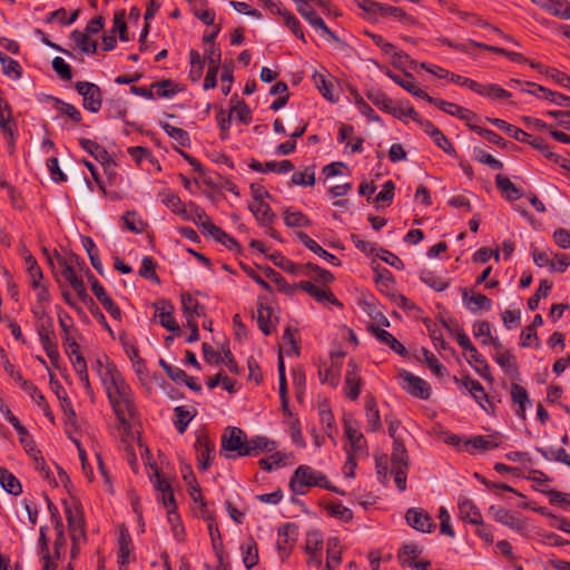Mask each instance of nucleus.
<instances>
[{"label": "nucleus", "mask_w": 570, "mask_h": 570, "mask_svg": "<svg viewBox=\"0 0 570 570\" xmlns=\"http://www.w3.org/2000/svg\"><path fill=\"white\" fill-rule=\"evenodd\" d=\"M494 361L502 367V370L510 375L518 374V364L514 355L508 351L498 352L494 355Z\"/></svg>", "instance_id": "8fccbe9b"}, {"label": "nucleus", "mask_w": 570, "mask_h": 570, "mask_svg": "<svg viewBox=\"0 0 570 570\" xmlns=\"http://www.w3.org/2000/svg\"><path fill=\"white\" fill-rule=\"evenodd\" d=\"M368 332H371L382 344L389 346L392 351L397 353L399 355H405L406 348L401 344L390 332L386 330L380 328L374 325L368 326Z\"/></svg>", "instance_id": "cd10ccee"}, {"label": "nucleus", "mask_w": 570, "mask_h": 570, "mask_svg": "<svg viewBox=\"0 0 570 570\" xmlns=\"http://www.w3.org/2000/svg\"><path fill=\"white\" fill-rule=\"evenodd\" d=\"M56 109L59 111L61 116H66L71 119L75 124H80L82 120V116L80 111L73 105L69 102H65L58 98L55 99Z\"/></svg>", "instance_id": "338daca9"}, {"label": "nucleus", "mask_w": 570, "mask_h": 570, "mask_svg": "<svg viewBox=\"0 0 570 570\" xmlns=\"http://www.w3.org/2000/svg\"><path fill=\"white\" fill-rule=\"evenodd\" d=\"M174 412H175V417H176L174 421L175 426H176L177 431L180 434H183L186 431L189 422L194 419L195 412H191L181 405L176 406L174 409Z\"/></svg>", "instance_id": "13d9d810"}, {"label": "nucleus", "mask_w": 570, "mask_h": 570, "mask_svg": "<svg viewBox=\"0 0 570 570\" xmlns=\"http://www.w3.org/2000/svg\"><path fill=\"white\" fill-rule=\"evenodd\" d=\"M511 399L512 402L518 405L515 414L521 419H525V404L530 403L527 390L523 386L513 383L511 385Z\"/></svg>", "instance_id": "e433bc0d"}, {"label": "nucleus", "mask_w": 570, "mask_h": 570, "mask_svg": "<svg viewBox=\"0 0 570 570\" xmlns=\"http://www.w3.org/2000/svg\"><path fill=\"white\" fill-rule=\"evenodd\" d=\"M391 474L400 491H405L410 459L405 445L400 439H394L391 455Z\"/></svg>", "instance_id": "7ed1b4c3"}, {"label": "nucleus", "mask_w": 570, "mask_h": 570, "mask_svg": "<svg viewBox=\"0 0 570 570\" xmlns=\"http://www.w3.org/2000/svg\"><path fill=\"white\" fill-rule=\"evenodd\" d=\"M92 368L97 372L105 391L110 390V387L124 380L114 362H111L107 355L98 357L94 362Z\"/></svg>", "instance_id": "0eeeda50"}, {"label": "nucleus", "mask_w": 570, "mask_h": 570, "mask_svg": "<svg viewBox=\"0 0 570 570\" xmlns=\"http://www.w3.org/2000/svg\"><path fill=\"white\" fill-rule=\"evenodd\" d=\"M276 442L266 436L256 435L247 440L245 456H256L261 453H272L276 449Z\"/></svg>", "instance_id": "4be33fe9"}, {"label": "nucleus", "mask_w": 570, "mask_h": 570, "mask_svg": "<svg viewBox=\"0 0 570 570\" xmlns=\"http://www.w3.org/2000/svg\"><path fill=\"white\" fill-rule=\"evenodd\" d=\"M385 73L390 79H392L395 83L401 86L411 95L421 99H425V97H428V94L417 87L415 78L412 73L405 72L403 77L393 73L391 70H387Z\"/></svg>", "instance_id": "b1692460"}, {"label": "nucleus", "mask_w": 570, "mask_h": 570, "mask_svg": "<svg viewBox=\"0 0 570 570\" xmlns=\"http://www.w3.org/2000/svg\"><path fill=\"white\" fill-rule=\"evenodd\" d=\"M424 100L436 106L440 110L446 112L448 115H451L454 117L461 116L460 114H465V111H463V107H461L454 102H449L443 99L434 98L430 95H428V97H425Z\"/></svg>", "instance_id": "680f3d73"}, {"label": "nucleus", "mask_w": 570, "mask_h": 570, "mask_svg": "<svg viewBox=\"0 0 570 570\" xmlns=\"http://www.w3.org/2000/svg\"><path fill=\"white\" fill-rule=\"evenodd\" d=\"M195 449L197 451L198 469L206 471L210 465V456L215 445L207 435L200 434L197 435Z\"/></svg>", "instance_id": "6ab92c4d"}, {"label": "nucleus", "mask_w": 570, "mask_h": 570, "mask_svg": "<svg viewBox=\"0 0 570 570\" xmlns=\"http://www.w3.org/2000/svg\"><path fill=\"white\" fill-rule=\"evenodd\" d=\"M361 383L360 367L354 360H350L344 380L345 395L353 401L357 400L361 393Z\"/></svg>", "instance_id": "2eb2a0df"}, {"label": "nucleus", "mask_w": 570, "mask_h": 570, "mask_svg": "<svg viewBox=\"0 0 570 570\" xmlns=\"http://www.w3.org/2000/svg\"><path fill=\"white\" fill-rule=\"evenodd\" d=\"M269 259L273 262L274 265L282 268L283 271L291 273V274H303L304 266L303 265H296L288 258H286L281 253H274L269 255Z\"/></svg>", "instance_id": "603ef678"}, {"label": "nucleus", "mask_w": 570, "mask_h": 570, "mask_svg": "<svg viewBox=\"0 0 570 570\" xmlns=\"http://www.w3.org/2000/svg\"><path fill=\"white\" fill-rule=\"evenodd\" d=\"M0 484L10 494L19 495L22 492L19 480L4 468H0Z\"/></svg>", "instance_id": "a18cd8bd"}, {"label": "nucleus", "mask_w": 570, "mask_h": 570, "mask_svg": "<svg viewBox=\"0 0 570 570\" xmlns=\"http://www.w3.org/2000/svg\"><path fill=\"white\" fill-rule=\"evenodd\" d=\"M405 519L410 527L423 533H431L436 527L431 515L421 508H410Z\"/></svg>", "instance_id": "ddd939ff"}, {"label": "nucleus", "mask_w": 570, "mask_h": 570, "mask_svg": "<svg viewBox=\"0 0 570 570\" xmlns=\"http://www.w3.org/2000/svg\"><path fill=\"white\" fill-rule=\"evenodd\" d=\"M532 68L539 69L541 73L554 80L557 83L570 89V76L556 69V68H542L540 63H531Z\"/></svg>", "instance_id": "4d7b16f0"}, {"label": "nucleus", "mask_w": 570, "mask_h": 570, "mask_svg": "<svg viewBox=\"0 0 570 570\" xmlns=\"http://www.w3.org/2000/svg\"><path fill=\"white\" fill-rule=\"evenodd\" d=\"M160 304L161 307L157 306V317L159 318L160 325L170 332H178L179 326L171 313L173 306L165 301Z\"/></svg>", "instance_id": "37998d69"}, {"label": "nucleus", "mask_w": 570, "mask_h": 570, "mask_svg": "<svg viewBox=\"0 0 570 570\" xmlns=\"http://www.w3.org/2000/svg\"><path fill=\"white\" fill-rule=\"evenodd\" d=\"M344 430L351 443L350 450L356 451L361 449V441L363 439V434L357 430L355 421L352 417L344 420Z\"/></svg>", "instance_id": "3c124183"}, {"label": "nucleus", "mask_w": 570, "mask_h": 570, "mask_svg": "<svg viewBox=\"0 0 570 570\" xmlns=\"http://www.w3.org/2000/svg\"><path fill=\"white\" fill-rule=\"evenodd\" d=\"M303 274L313 275L316 281L323 284H328L334 279V276L331 272L312 263L304 265Z\"/></svg>", "instance_id": "774afa93"}, {"label": "nucleus", "mask_w": 570, "mask_h": 570, "mask_svg": "<svg viewBox=\"0 0 570 570\" xmlns=\"http://www.w3.org/2000/svg\"><path fill=\"white\" fill-rule=\"evenodd\" d=\"M248 208L261 226L272 225L276 217L266 202L249 204Z\"/></svg>", "instance_id": "473e14b6"}, {"label": "nucleus", "mask_w": 570, "mask_h": 570, "mask_svg": "<svg viewBox=\"0 0 570 570\" xmlns=\"http://www.w3.org/2000/svg\"><path fill=\"white\" fill-rule=\"evenodd\" d=\"M134 544L127 529H121L118 537V563L128 564L132 559Z\"/></svg>", "instance_id": "a878e982"}, {"label": "nucleus", "mask_w": 570, "mask_h": 570, "mask_svg": "<svg viewBox=\"0 0 570 570\" xmlns=\"http://www.w3.org/2000/svg\"><path fill=\"white\" fill-rule=\"evenodd\" d=\"M442 324L445 328L449 330V332L451 334H454L455 336V340L458 342V344L465 351L469 353V355L472 353L473 350H476V347L471 343L469 336L466 335V333L464 332V330L460 326L455 327V328H451L449 326V324L445 322V321H442Z\"/></svg>", "instance_id": "0e129e2a"}, {"label": "nucleus", "mask_w": 570, "mask_h": 570, "mask_svg": "<svg viewBox=\"0 0 570 570\" xmlns=\"http://www.w3.org/2000/svg\"><path fill=\"white\" fill-rule=\"evenodd\" d=\"M161 202L176 215H179L181 218L187 217L188 205H185L180 197L173 191H165L161 194Z\"/></svg>", "instance_id": "a19ab883"}, {"label": "nucleus", "mask_w": 570, "mask_h": 570, "mask_svg": "<svg viewBox=\"0 0 570 570\" xmlns=\"http://www.w3.org/2000/svg\"><path fill=\"white\" fill-rule=\"evenodd\" d=\"M0 62L2 65V71L6 76L12 77L14 79L21 78L22 68L17 60L6 56L0 51Z\"/></svg>", "instance_id": "e2e57ef3"}, {"label": "nucleus", "mask_w": 570, "mask_h": 570, "mask_svg": "<svg viewBox=\"0 0 570 570\" xmlns=\"http://www.w3.org/2000/svg\"><path fill=\"white\" fill-rule=\"evenodd\" d=\"M535 451L539 452L548 461L560 462L570 468V455L567 453V451L563 448H560V449L535 448Z\"/></svg>", "instance_id": "6e6d98bb"}, {"label": "nucleus", "mask_w": 570, "mask_h": 570, "mask_svg": "<svg viewBox=\"0 0 570 570\" xmlns=\"http://www.w3.org/2000/svg\"><path fill=\"white\" fill-rule=\"evenodd\" d=\"M420 279L429 287L438 292L444 291L450 285V282L448 279L442 278L441 276L436 275L434 272L429 269H423L420 273Z\"/></svg>", "instance_id": "49530a36"}, {"label": "nucleus", "mask_w": 570, "mask_h": 570, "mask_svg": "<svg viewBox=\"0 0 570 570\" xmlns=\"http://www.w3.org/2000/svg\"><path fill=\"white\" fill-rule=\"evenodd\" d=\"M58 266L60 268L61 276L70 284L77 295L85 301L88 298L87 289L82 277L78 275L76 271V266L72 262H68L67 258L58 256L57 258Z\"/></svg>", "instance_id": "9d476101"}, {"label": "nucleus", "mask_w": 570, "mask_h": 570, "mask_svg": "<svg viewBox=\"0 0 570 570\" xmlns=\"http://www.w3.org/2000/svg\"><path fill=\"white\" fill-rule=\"evenodd\" d=\"M243 562L247 569H252L258 563V548L253 537H248L240 546Z\"/></svg>", "instance_id": "c9c22d12"}, {"label": "nucleus", "mask_w": 570, "mask_h": 570, "mask_svg": "<svg viewBox=\"0 0 570 570\" xmlns=\"http://www.w3.org/2000/svg\"><path fill=\"white\" fill-rule=\"evenodd\" d=\"M246 433L236 426H227L222 435V450L234 454H227L226 458L245 456L243 452L247 445Z\"/></svg>", "instance_id": "39448f33"}, {"label": "nucleus", "mask_w": 570, "mask_h": 570, "mask_svg": "<svg viewBox=\"0 0 570 570\" xmlns=\"http://www.w3.org/2000/svg\"><path fill=\"white\" fill-rule=\"evenodd\" d=\"M187 217L188 218H183V219L191 220L194 224H196L202 229V232L204 234H205V227H206L207 223H213L210 220V218L208 217V215L205 213V210L202 207L197 206L193 202H190L188 204Z\"/></svg>", "instance_id": "c03bdc74"}, {"label": "nucleus", "mask_w": 570, "mask_h": 570, "mask_svg": "<svg viewBox=\"0 0 570 570\" xmlns=\"http://www.w3.org/2000/svg\"><path fill=\"white\" fill-rule=\"evenodd\" d=\"M495 184L498 189L509 202L517 200L522 197V191L519 189L510 178L499 174L495 177Z\"/></svg>", "instance_id": "f704fd0d"}, {"label": "nucleus", "mask_w": 570, "mask_h": 570, "mask_svg": "<svg viewBox=\"0 0 570 570\" xmlns=\"http://www.w3.org/2000/svg\"><path fill=\"white\" fill-rule=\"evenodd\" d=\"M468 363L474 367V371L487 380L489 383H493V376L490 373V366L487 363L485 358L478 352V350H473L469 355Z\"/></svg>", "instance_id": "58836bf2"}, {"label": "nucleus", "mask_w": 570, "mask_h": 570, "mask_svg": "<svg viewBox=\"0 0 570 570\" xmlns=\"http://www.w3.org/2000/svg\"><path fill=\"white\" fill-rule=\"evenodd\" d=\"M327 560L326 568L327 570H332L333 567H336L341 562V549L338 544L337 538H330L327 540Z\"/></svg>", "instance_id": "69168bd1"}, {"label": "nucleus", "mask_w": 570, "mask_h": 570, "mask_svg": "<svg viewBox=\"0 0 570 570\" xmlns=\"http://www.w3.org/2000/svg\"><path fill=\"white\" fill-rule=\"evenodd\" d=\"M16 382L23 389L42 410H48V403L43 394L31 382L24 380L21 373H17Z\"/></svg>", "instance_id": "79ce46f5"}, {"label": "nucleus", "mask_w": 570, "mask_h": 570, "mask_svg": "<svg viewBox=\"0 0 570 570\" xmlns=\"http://www.w3.org/2000/svg\"><path fill=\"white\" fill-rule=\"evenodd\" d=\"M160 126L164 131L180 146L188 147L190 145L189 135L183 128L175 127L168 122H161Z\"/></svg>", "instance_id": "864d4df0"}, {"label": "nucleus", "mask_w": 570, "mask_h": 570, "mask_svg": "<svg viewBox=\"0 0 570 570\" xmlns=\"http://www.w3.org/2000/svg\"><path fill=\"white\" fill-rule=\"evenodd\" d=\"M272 314L273 309L269 306H264L262 303L258 304L257 308V324L259 330L265 334L272 333Z\"/></svg>", "instance_id": "bf43d9fd"}, {"label": "nucleus", "mask_w": 570, "mask_h": 570, "mask_svg": "<svg viewBox=\"0 0 570 570\" xmlns=\"http://www.w3.org/2000/svg\"><path fill=\"white\" fill-rule=\"evenodd\" d=\"M297 238L301 243L304 244L305 247H307L311 252L326 261L327 263L338 266L341 264L340 259L333 255L332 253L324 249L321 245H318L314 239H312L306 233L298 232L296 234Z\"/></svg>", "instance_id": "5701e85b"}, {"label": "nucleus", "mask_w": 570, "mask_h": 570, "mask_svg": "<svg viewBox=\"0 0 570 570\" xmlns=\"http://www.w3.org/2000/svg\"><path fill=\"white\" fill-rule=\"evenodd\" d=\"M87 276L91 283V291L99 303L104 306V308L110 314V316L115 320L121 318V311L111 299V297L107 294L104 286L95 278L92 273L87 269Z\"/></svg>", "instance_id": "f8f14e48"}, {"label": "nucleus", "mask_w": 570, "mask_h": 570, "mask_svg": "<svg viewBox=\"0 0 570 570\" xmlns=\"http://www.w3.org/2000/svg\"><path fill=\"white\" fill-rule=\"evenodd\" d=\"M79 145L96 160L101 163V165L105 166L106 169L115 165L106 148L96 142L95 140L88 138H79Z\"/></svg>", "instance_id": "aec40b11"}, {"label": "nucleus", "mask_w": 570, "mask_h": 570, "mask_svg": "<svg viewBox=\"0 0 570 570\" xmlns=\"http://www.w3.org/2000/svg\"><path fill=\"white\" fill-rule=\"evenodd\" d=\"M365 416H366V423H367V431L370 432H377L382 430V421L380 411L377 409L376 400L372 395L365 396Z\"/></svg>", "instance_id": "393cba45"}, {"label": "nucleus", "mask_w": 570, "mask_h": 570, "mask_svg": "<svg viewBox=\"0 0 570 570\" xmlns=\"http://www.w3.org/2000/svg\"><path fill=\"white\" fill-rule=\"evenodd\" d=\"M460 291L462 293L463 303L472 313H476L481 309L490 311L492 308V301L488 296L483 294L470 296L465 287H462Z\"/></svg>", "instance_id": "bb28decb"}, {"label": "nucleus", "mask_w": 570, "mask_h": 570, "mask_svg": "<svg viewBox=\"0 0 570 570\" xmlns=\"http://www.w3.org/2000/svg\"><path fill=\"white\" fill-rule=\"evenodd\" d=\"M297 535V527L293 523H285L278 529L276 544L282 558L288 557Z\"/></svg>", "instance_id": "f3484780"}, {"label": "nucleus", "mask_w": 570, "mask_h": 570, "mask_svg": "<svg viewBox=\"0 0 570 570\" xmlns=\"http://www.w3.org/2000/svg\"><path fill=\"white\" fill-rule=\"evenodd\" d=\"M476 94L492 99H505L511 97V94L509 91L494 83H479V89L476 90Z\"/></svg>", "instance_id": "052dcab7"}, {"label": "nucleus", "mask_w": 570, "mask_h": 570, "mask_svg": "<svg viewBox=\"0 0 570 570\" xmlns=\"http://www.w3.org/2000/svg\"><path fill=\"white\" fill-rule=\"evenodd\" d=\"M65 512L68 521L70 538L72 541L71 558H76L79 551V541L86 540L85 522L80 510L76 509L73 511L70 507H67Z\"/></svg>", "instance_id": "1a4fd4ad"}, {"label": "nucleus", "mask_w": 570, "mask_h": 570, "mask_svg": "<svg viewBox=\"0 0 570 570\" xmlns=\"http://www.w3.org/2000/svg\"><path fill=\"white\" fill-rule=\"evenodd\" d=\"M465 390L473 396V399L478 402V404L489 412L490 409H494L493 403L489 400V395L485 393L482 384L471 379L470 376H463L461 380H456Z\"/></svg>", "instance_id": "dca6fc26"}, {"label": "nucleus", "mask_w": 570, "mask_h": 570, "mask_svg": "<svg viewBox=\"0 0 570 570\" xmlns=\"http://www.w3.org/2000/svg\"><path fill=\"white\" fill-rule=\"evenodd\" d=\"M401 383L404 390H406L411 395L419 397L421 400H428L431 395V387L428 382L422 380L414 374L402 371L400 373Z\"/></svg>", "instance_id": "9b49d317"}, {"label": "nucleus", "mask_w": 570, "mask_h": 570, "mask_svg": "<svg viewBox=\"0 0 570 570\" xmlns=\"http://www.w3.org/2000/svg\"><path fill=\"white\" fill-rule=\"evenodd\" d=\"M205 234L212 236L215 240L219 242L230 250L239 248L237 240L214 223H207Z\"/></svg>", "instance_id": "72a5a7b5"}, {"label": "nucleus", "mask_w": 570, "mask_h": 570, "mask_svg": "<svg viewBox=\"0 0 570 570\" xmlns=\"http://www.w3.org/2000/svg\"><path fill=\"white\" fill-rule=\"evenodd\" d=\"M0 129L9 138V144H14L16 125L12 119V109L8 101L0 95Z\"/></svg>", "instance_id": "412c9836"}, {"label": "nucleus", "mask_w": 570, "mask_h": 570, "mask_svg": "<svg viewBox=\"0 0 570 570\" xmlns=\"http://www.w3.org/2000/svg\"><path fill=\"white\" fill-rule=\"evenodd\" d=\"M458 508L462 519L473 524H479L482 522V515L472 500L465 497H460Z\"/></svg>", "instance_id": "2f4dec72"}, {"label": "nucleus", "mask_w": 570, "mask_h": 570, "mask_svg": "<svg viewBox=\"0 0 570 570\" xmlns=\"http://www.w3.org/2000/svg\"><path fill=\"white\" fill-rule=\"evenodd\" d=\"M311 487H320L344 494L327 482L324 473L313 470L309 465L297 466L289 480V489L295 494L304 495L306 493V489Z\"/></svg>", "instance_id": "f03ea898"}, {"label": "nucleus", "mask_w": 570, "mask_h": 570, "mask_svg": "<svg viewBox=\"0 0 570 570\" xmlns=\"http://www.w3.org/2000/svg\"><path fill=\"white\" fill-rule=\"evenodd\" d=\"M189 63H190V69H189L188 77L193 82H197L200 80V78L203 76L205 62L202 59L199 52L195 49L189 50Z\"/></svg>", "instance_id": "09e8293b"}, {"label": "nucleus", "mask_w": 570, "mask_h": 570, "mask_svg": "<svg viewBox=\"0 0 570 570\" xmlns=\"http://www.w3.org/2000/svg\"><path fill=\"white\" fill-rule=\"evenodd\" d=\"M72 41L80 48V50L85 53H96L97 51V42L91 39L88 35L73 30L70 35Z\"/></svg>", "instance_id": "de8ad7c7"}, {"label": "nucleus", "mask_w": 570, "mask_h": 570, "mask_svg": "<svg viewBox=\"0 0 570 570\" xmlns=\"http://www.w3.org/2000/svg\"><path fill=\"white\" fill-rule=\"evenodd\" d=\"M77 92L82 96V106L90 112H98L102 105V91L99 86L89 81H78Z\"/></svg>", "instance_id": "6e6552de"}, {"label": "nucleus", "mask_w": 570, "mask_h": 570, "mask_svg": "<svg viewBox=\"0 0 570 570\" xmlns=\"http://www.w3.org/2000/svg\"><path fill=\"white\" fill-rule=\"evenodd\" d=\"M181 305L186 321H196L195 317L205 316V306L188 293L181 294Z\"/></svg>", "instance_id": "7c9ffc66"}, {"label": "nucleus", "mask_w": 570, "mask_h": 570, "mask_svg": "<svg viewBox=\"0 0 570 570\" xmlns=\"http://www.w3.org/2000/svg\"><path fill=\"white\" fill-rule=\"evenodd\" d=\"M83 248L86 249L92 267L102 275V263L99 258L98 248L92 238L85 236L81 238Z\"/></svg>", "instance_id": "5fc2aeb1"}, {"label": "nucleus", "mask_w": 570, "mask_h": 570, "mask_svg": "<svg viewBox=\"0 0 570 570\" xmlns=\"http://www.w3.org/2000/svg\"><path fill=\"white\" fill-rule=\"evenodd\" d=\"M109 403L124 428H129V421L137 414L132 390L125 380L106 391Z\"/></svg>", "instance_id": "f257e3e1"}, {"label": "nucleus", "mask_w": 570, "mask_h": 570, "mask_svg": "<svg viewBox=\"0 0 570 570\" xmlns=\"http://www.w3.org/2000/svg\"><path fill=\"white\" fill-rule=\"evenodd\" d=\"M367 99L379 109L386 114L396 115V108L392 106V100L381 90L371 89L366 92Z\"/></svg>", "instance_id": "4c0bfd02"}, {"label": "nucleus", "mask_w": 570, "mask_h": 570, "mask_svg": "<svg viewBox=\"0 0 570 570\" xmlns=\"http://www.w3.org/2000/svg\"><path fill=\"white\" fill-rule=\"evenodd\" d=\"M283 216L284 223L288 227H307L311 225L309 218L294 207H286L283 210Z\"/></svg>", "instance_id": "ea45409f"}, {"label": "nucleus", "mask_w": 570, "mask_h": 570, "mask_svg": "<svg viewBox=\"0 0 570 570\" xmlns=\"http://www.w3.org/2000/svg\"><path fill=\"white\" fill-rule=\"evenodd\" d=\"M531 2L553 17L570 19V2L568 0H531Z\"/></svg>", "instance_id": "a211bd4d"}, {"label": "nucleus", "mask_w": 570, "mask_h": 570, "mask_svg": "<svg viewBox=\"0 0 570 570\" xmlns=\"http://www.w3.org/2000/svg\"><path fill=\"white\" fill-rule=\"evenodd\" d=\"M298 287L320 303L327 301L334 305H341L331 291L321 288L308 281L299 282Z\"/></svg>", "instance_id": "c756f323"}, {"label": "nucleus", "mask_w": 570, "mask_h": 570, "mask_svg": "<svg viewBox=\"0 0 570 570\" xmlns=\"http://www.w3.org/2000/svg\"><path fill=\"white\" fill-rule=\"evenodd\" d=\"M37 332L40 337L43 350L50 362L57 366L59 360L58 345L56 343V335L53 331V323L49 325H37Z\"/></svg>", "instance_id": "4468645a"}, {"label": "nucleus", "mask_w": 570, "mask_h": 570, "mask_svg": "<svg viewBox=\"0 0 570 570\" xmlns=\"http://www.w3.org/2000/svg\"><path fill=\"white\" fill-rule=\"evenodd\" d=\"M487 120L494 125L497 128L505 131L509 136L518 141L527 142L538 150H546V141L541 137H533L519 127L508 124L505 120L499 118H490Z\"/></svg>", "instance_id": "423d86ee"}, {"label": "nucleus", "mask_w": 570, "mask_h": 570, "mask_svg": "<svg viewBox=\"0 0 570 570\" xmlns=\"http://www.w3.org/2000/svg\"><path fill=\"white\" fill-rule=\"evenodd\" d=\"M463 445L468 452L473 453L474 450L488 451L497 449L499 446V442L493 435H475L469 439H464Z\"/></svg>", "instance_id": "c85d7f7f"}, {"label": "nucleus", "mask_w": 570, "mask_h": 570, "mask_svg": "<svg viewBox=\"0 0 570 570\" xmlns=\"http://www.w3.org/2000/svg\"><path fill=\"white\" fill-rule=\"evenodd\" d=\"M297 11L301 16L327 40L342 43L341 39L325 23V21L315 12L311 0H295Z\"/></svg>", "instance_id": "20e7f679"}]
</instances>
